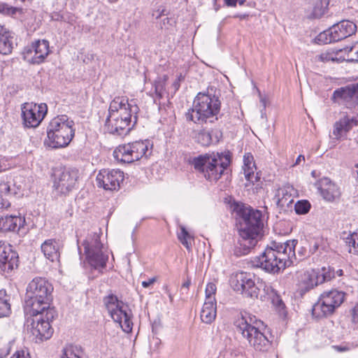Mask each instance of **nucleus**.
Segmentation results:
<instances>
[{"label":"nucleus","mask_w":358,"mask_h":358,"mask_svg":"<svg viewBox=\"0 0 358 358\" xmlns=\"http://www.w3.org/2000/svg\"><path fill=\"white\" fill-rule=\"evenodd\" d=\"M238 236L233 248V255L237 257L250 253L263 236L264 223L260 210L243 206L238 212Z\"/></svg>","instance_id":"f257e3e1"},{"label":"nucleus","mask_w":358,"mask_h":358,"mask_svg":"<svg viewBox=\"0 0 358 358\" xmlns=\"http://www.w3.org/2000/svg\"><path fill=\"white\" fill-rule=\"evenodd\" d=\"M138 106L125 97L116 96L110 103L105 127L110 134L127 135L138 121Z\"/></svg>","instance_id":"f03ea898"},{"label":"nucleus","mask_w":358,"mask_h":358,"mask_svg":"<svg viewBox=\"0 0 358 358\" xmlns=\"http://www.w3.org/2000/svg\"><path fill=\"white\" fill-rule=\"evenodd\" d=\"M297 240L285 243L272 241L255 260V265L268 273L275 274L293 264L296 259L295 248Z\"/></svg>","instance_id":"7ed1b4c3"},{"label":"nucleus","mask_w":358,"mask_h":358,"mask_svg":"<svg viewBox=\"0 0 358 358\" xmlns=\"http://www.w3.org/2000/svg\"><path fill=\"white\" fill-rule=\"evenodd\" d=\"M52 290V285L45 278H34L27 287L24 301L26 315H36L47 308H52L50 305Z\"/></svg>","instance_id":"20e7f679"},{"label":"nucleus","mask_w":358,"mask_h":358,"mask_svg":"<svg viewBox=\"0 0 358 358\" xmlns=\"http://www.w3.org/2000/svg\"><path fill=\"white\" fill-rule=\"evenodd\" d=\"M220 107L219 97L208 89L206 92H199L196 94L192 108L185 113V118L198 124L213 122L214 117L217 120V115L220 111Z\"/></svg>","instance_id":"39448f33"},{"label":"nucleus","mask_w":358,"mask_h":358,"mask_svg":"<svg viewBox=\"0 0 358 358\" xmlns=\"http://www.w3.org/2000/svg\"><path fill=\"white\" fill-rule=\"evenodd\" d=\"M231 162L229 152H217L199 155L193 159L194 169L201 172L206 180L217 182Z\"/></svg>","instance_id":"423d86ee"},{"label":"nucleus","mask_w":358,"mask_h":358,"mask_svg":"<svg viewBox=\"0 0 358 358\" xmlns=\"http://www.w3.org/2000/svg\"><path fill=\"white\" fill-rule=\"evenodd\" d=\"M261 321L257 320L255 316L243 315L236 322L238 333L248 344L256 351H267L271 343L264 333L259 329V324Z\"/></svg>","instance_id":"0eeeda50"},{"label":"nucleus","mask_w":358,"mask_h":358,"mask_svg":"<svg viewBox=\"0 0 358 358\" xmlns=\"http://www.w3.org/2000/svg\"><path fill=\"white\" fill-rule=\"evenodd\" d=\"M74 122L66 115L54 117L47 128L48 139L45 143L52 148L67 146L74 136Z\"/></svg>","instance_id":"6e6552de"},{"label":"nucleus","mask_w":358,"mask_h":358,"mask_svg":"<svg viewBox=\"0 0 358 358\" xmlns=\"http://www.w3.org/2000/svg\"><path fill=\"white\" fill-rule=\"evenodd\" d=\"M103 303L114 322L118 323L124 331H131L133 323L128 306L113 294L105 296Z\"/></svg>","instance_id":"1a4fd4ad"},{"label":"nucleus","mask_w":358,"mask_h":358,"mask_svg":"<svg viewBox=\"0 0 358 358\" xmlns=\"http://www.w3.org/2000/svg\"><path fill=\"white\" fill-rule=\"evenodd\" d=\"M345 293L337 289L324 292L313 306L312 314L317 318L331 315L344 301Z\"/></svg>","instance_id":"9d476101"},{"label":"nucleus","mask_w":358,"mask_h":358,"mask_svg":"<svg viewBox=\"0 0 358 358\" xmlns=\"http://www.w3.org/2000/svg\"><path fill=\"white\" fill-rule=\"evenodd\" d=\"M29 315L34 317L31 322V332L36 337V342L49 339L53 333L50 322L57 315L55 308H47L41 313Z\"/></svg>","instance_id":"9b49d317"},{"label":"nucleus","mask_w":358,"mask_h":358,"mask_svg":"<svg viewBox=\"0 0 358 358\" xmlns=\"http://www.w3.org/2000/svg\"><path fill=\"white\" fill-rule=\"evenodd\" d=\"M230 283L233 289L243 297L252 299L258 297L259 289L255 284L252 273L243 271L236 273L231 275Z\"/></svg>","instance_id":"f8f14e48"},{"label":"nucleus","mask_w":358,"mask_h":358,"mask_svg":"<svg viewBox=\"0 0 358 358\" xmlns=\"http://www.w3.org/2000/svg\"><path fill=\"white\" fill-rule=\"evenodd\" d=\"M85 250L88 263L96 270H101L106 266L108 256L103 251V244L99 236L94 234L92 241H86L84 243Z\"/></svg>","instance_id":"ddd939ff"},{"label":"nucleus","mask_w":358,"mask_h":358,"mask_svg":"<svg viewBox=\"0 0 358 358\" xmlns=\"http://www.w3.org/2000/svg\"><path fill=\"white\" fill-rule=\"evenodd\" d=\"M19 266L17 252L12 245L0 241V273L6 278L11 277Z\"/></svg>","instance_id":"4468645a"},{"label":"nucleus","mask_w":358,"mask_h":358,"mask_svg":"<svg viewBox=\"0 0 358 358\" xmlns=\"http://www.w3.org/2000/svg\"><path fill=\"white\" fill-rule=\"evenodd\" d=\"M22 117L26 127L34 128L39 125L45 117L48 107L45 103H25L22 106Z\"/></svg>","instance_id":"2eb2a0df"},{"label":"nucleus","mask_w":358,"mask_h":358,"mask_svg":"<svg viewBox=\"0 0 358 358\" xmlns=\"http://www.w3.org/2000/svg\"><path fill=\"white\" fill-rule=\"evenodd\" d=\"M79 178L76 169L64 168L55 173L54 187L61 194H66L75 187Z\"/></svg>","instance_id":"dca6fc26"},{"label":"nucleus","mask_w":358,"mask_h":358,"mask_svg":"<svg viewBox=\"0 0 358 358\" xmlns=\"http://www.w3.org/2000/svg\"><path fill=\"white\" fill-rule=\"evenodd\" d=\"M124 180V173L119 169H102L96 176L99 187L106 190H118Z\"/></svg>","instance_id":"f3484780"},{"label":"nucleus","mask_w":358,"mask_h":358,"mask_svg":"<svg viewBox=\"0 0 358 358\" xmlns=\"http://www.w3.org/2000/svg\"><path fill=\"white\" fill-rule=\"evenodd\" d=\"M25 57L32 64H41L50 53L49 42L47 40H38L33 42L25 50Z\"/></svg>","instance_id":"a211bd4d"},{"label":"nucleus","mask_w":358,"mask_h":358,"mask_svg":"<svg viewBox=\"0 0 358 358\" xmlns=\"http://www.w3.org/2000/svg\"><path fill=\"white\" fill-rule=\"evenodd\" d=\"M331 99L340 104H345L348 108L357 104L358 103V83L335 90Z\"/></svg>","instance_id":"6ab92c4d"},{"label":"nucleus","mask_w":358,"mask_h":358,"mask_svg":"<svg viewBox=\"0 0 358 358\" xmlns=\"http://www.w3.org/2000/svg\"><path fill=\"white\" fill-rule=\"evenodd\" d=\"M357 125V120L355 117L345 115L334 124L333 138L341 140L346 138L348 133Z\"/></svg>","instance_id":"aec40b11"},{"label":"nucleus","mask_w":358,"mask_h":358,"mask_svg":"<svg viewBox=\"0 0 358 358\" xmlns=\"http://www.w3.org/2000/svg\"><path fill=\"white\" fill-rule=\"evenodd\" d=\"M222 137V131L218 129L211 130L200 129L195 132V141L202 146H209L217 143Z\"/></svg>","instance_id":"412c9836"},{"label":"nucleus","mask_w":358,"mask_h":358,"mask_svg":"<svg viewBox=\"0 0 358 358\" xmlns=\"http://www.w3.org/2000/svg\"><path fill=\"white\" fill-rule=\"evenodd\" d=\"M331 33L336 42L341 41L355 33L357 26L352 22L349 20H342L340 22L331 27Z\"/></svg>","instance_id":"4be33fe9"},{"label":"nucleus","mask_w":358,"mask_h":358,"mask_svg":"<svg viewBox=\"0 0 358 358\" xmlns=\"http://www.w3.org/2000/svg\"><path fill=\"white\" fill-rule=\"evenodd\" d=\"M318 189L322 197L328 201H333L341 195L339 188L328 178H323L318 182Z\"/></svg>","instance_id":"5701e85b"},{"label":"nucleus","mask_w":358,"mask_h":358,"mask_svg":"<svg viewBox=\"0 0 358 358\" xmlns=\"http://www.w3.org/2000/svg\"><path fill=\"white\" fill-rule=\"evenodd\" d=\"M320 285L317 278V270L306 271L300 275L299 280V289L301 294H303L315 287Z\"/></svg>","instance_id":"b1692460"},{"label":"nucleus","mask_w":358,"mask_h":358,"mask_svg":"<svg viewBox=\"0 0 358 358\" xmlns=\"http://www.w3.org/2000/svg\"><path fill=\"white\" fill-rule=\"evenodd\" d=\"M17 177L12 176H6L5 180L0 181V194L3 196L16 195L22 188L20 181H17Z\"/></svg>","instance_id":"393cba45"},{"label":"nucleus","mask_w":358,"mask_h":358,"mask_svg":"<svg viewBox=\"0 0 358 358\" xmlns=\"http://www.w3.org/2000/svg\"><path fill=\"white\" fill-rule=\"evenodd\" d=\"M296 190L291 185H285L279 188L275 196L277 205L280 208L289 207L294 202Z\"/></svg>","instance_id":"a878e982"},{"label":"nucleus","mask_w":358,"mask_h":358,"mask_svg":"<svg viewBox=\"0 0 358 358\" xmlns=\"http://www.w3.org/2000/svg\"><path fill=\"white\" fill-rule=\"evenodd\" d=\"M59 249L60 243L55 239H48L41 245V250L44 256L51 262L59 260Z\"/></svg>","instance_id":"bb28decb"},{"label":"nucleus","mask_w":358,"mask_h":358,"mask_svg":"<svg viewBox=\"0 0 358 358\" xmlns=\"http://www.w3.org/2000/svg\"><path fill=\"white\" fill-rule=\"evenodd\" d=\"M129 145L134 161L139 160L143 156L148 157L152 152L151 149H149V147L151 146L149 141H136L129 143Z\"/></svg>","instance_id":"cd10ccee"},{"label":"nucleus","mask_w":358,"mask_h":358,"mask_svg":"<svg viewBox=\"0 0 358 358\" xmlns=\"http://www.w3.org/2000/svg\"><path fill=\"white\" fill-rule=\"evenodd\" d=\"M13 49V37L4 27L0 25V54L10 55Z\"/></svg>","instance_id":"c85d7f7f"},{"label":"nucleus","mask_w":358,"mask_h":358,"mask_svg":"<svg viewBox=\"0 0 358 358\" xmlns=\"http://www.w3.org/2000/svg\"><path fill=\"white\" fill-rule=\"evenodd\" d=\"M115 159L124 163H131L134 162L131 148L129 143L119 145L113 152Z\"/></svg>","instance_id":"c756f323"},{"label":"nucleus","mask_w":358,"mask_h":358,"mask_svg":"<svg viewBox=\"0 0 358 358\" xmlns=\"http://www.w3.org/2000/svg\"><path fill=\"white\" fill-rule=\"evenodd\" d=\"M217 315L216 302H204L201 311V320L206 324H211Z\"/></svg>","instance_id":"7c9ffc66"},{"label":"nucleus","mask_w":358,"mask_h":358,"mask_svg":"<svg viewBox=\"0 0 358 358\" xmlns=\"http://www.w3.org/2000/svg\"><path fill=\"white\" fill-rule=\"evenodd\" d=\"M4 219L6 231H19L25 222L24 219L20 216L6 215Z\"/></svg>","instance_id":"2f4dec72"},{"label":"nucleus","mask_w":358,"mask_h":358,"mask_svg":"<svg viewBox=\"0 0 358 358\" xmlns=\"http://www.w3.org/2000/svg\"><path fill=\"white\" fill-rule=\"evenodd\" d=\"M343 240L350 253L358 255V232L347 234Z\"/></svg>","instance_id":"473e14b6"},{"label":"nucleus","mask_w":358,"mask_h":358,"mask_svg":"<svg viewBox=\"0 0 358 358\" xmlns=\"http://www.w3.org/2000/svg\"><path fill=\"white\" fill-rule=\"evenodd\" d=\"M10 296L3 289H0V317H6L10 313Z\"/></svg>","instance_id":"72a5a7b5"},{"label":"nucleus","mask_w":358,"mask_h":358,"mask_svg":"<svg viewBox=\"0 0 358 358\" xmlns=\"http://www.w3.org/2000/svg\"><path fill=\"white\" fill-rule=\"evenodd\" d=\"M317 272L320 285L330 281L335 278V270L329 266H323L320 270H317Z\"/></svg>","instance_id":"f704fd0d"},{"label":"nucleus","mask_w":358,"mask_h":358,"mask_svg":"<svg viewBox=\"0 0 358 358\" xmlns=\"http://www.w3.org/2000/svg\"><path fill=\"white\" fill-rule=\"evenodd\" d=\"M81 348L73 345H67L63 349L62 358H80Z\"/></svg>","instance_id":"c9c22d12"},{"label":"nucleus","mask_w":358,"mask_h":358,"mask_svg":"<svg viewBox=\"0 0 358 358\" xmlns=\"http://www.w3.org/2000/svg\"><path fill=\"white\" fill-rule=\"evenodd\" d=\"M346 55V60L349 62H358V42L350 47H345L341 50Z\"/></svg>","instance_id":"e433bc0d"},{"label":"nucleus","mask_w":358,"mask_h":358,"mask_svg":"<svg viewBox=\"0 0 358 358\" xmlns=\"http://www.w3.org/2000/svg\"><path fill=\"white\" fill-rule=\"evenodd\" d=\"M180 232L178 234V238L180 243L187 249L190 250L192 245V236L184 226H180Z\"/></svg>","instance_id":"4c0bfd02"},{"label":"nucleus","mask_w":358,"mask_h":358,"mask_svg":"<svg viewBox=\"0 0 358 358\" xmlns=\"http://www.w3.org/2000/svg\"><path fill=\"white\" fill-rule=\"evenodd\" d=\"M334 36L333 35V33H331V29L330 27L327 30H325V31L321 32L316 37L315 40L317 41V43L319 44H320V43L327 44V43H331L333 42H336V41L334 40Z\"/></svg>","instance_id":"58836bf2"},{"label":"nucleus","mask_w":358,"mask_h":358,"mask_svg":"<svg viewBox=\"0 0 358 358\" xmlns=\"http://www.w3.org/2000/svg\"><path fill=\"white\" fill-rule=\"evenodd\" d=\"M310 208V203L307 200L297 201L294 205L296 213L298 215H304L308 213Z\"/></svg>","instance_id":"ea45409f"},{"label":"nucleus","mask_w":358,"mask_h":358,"mask_svg":"<svg viewBox=\"0 0 358 358\" xmlns=\"http://www.w3.org/2000/svg\"><path fill=\"white\" fill-rule=\"evenodd\" d=\"M0 13L10 16H15L17 13L22 14V9L17 7L9 6L6 3H0Z\"/></svg>","instance_id":"a19ab883"},{"label":"nucleus","mask_w":358,"mask_h":358,"mask_svg":"<svg viewBox=\"0 0 358 358\" xmlns=\"http://www.w3.org/2000/svg\"><path fill=\"white\" fill-rule=\"evenodd\" d=\"M216 285L213 282H209L207 284L206 287V299L205 302H216L215 300V292H216Z\"/></svg>","instance_id":"79ce46f5"},{"label":"nucleus","mask_w":358,"mask_h":358,"mask_svg":"<svg viewBox=\"0 0 358 358\" xmlns=\"http://www.w3.org/2000/svg\"><path fill=\"white\" fill-rule=\"evenodd\" d=\"M166 80V76L164 77V80H158L155 81L154 87L155 92L159 99L162 98L164 91L165 90V82Z\"/></svg>","instance_id":"37998d69"},{"label":"nucleus","mask_w":358,"mask_h":358,"mask_svg":"<svg viewBox=\"0 0 358 358\" xmlns=\"http://www.w3.org/2000/svg\"><path fill=\"white\" fill-rule=\"evenodd\" d=\"M257 168L255 164L248 166H243V170L246 180H252L255 177V172Z\"/></svg>","instance_id":"c03bdc74"},{"label":"nucleus","mask_w":358,"mask_h":358,"mask_svg":"<svg viewBox=\"0 0 358 358\" xmlns=\"http://www.w3.org/2000/svg\"><path fill=\"white\" fill-rule=\"evenodd\" d=\"M297 254H298L300 259H303L305 257L309 256L308 251L306 248V246L304 245H301V248L298 249Z\"/></svg>","instance_id":"a18cd8bd"},{"label":"nucleus","mask_w":358,"mask_h":358,"mask_svg":"<svg viewBox=\"0 0 358 358\" xmlns=\"http://www.w3.org/2000/svg\"><path fill=\"white\" fill-rule=\"evenodd\" d=\"M243 166H248L255 164L252 155L250 153H247L244 155Z\"/></svg>","instance_id":"49530a36"},{"label":"nucleus","mask_w":358,"mask_h":358,"mask_svg":"<svg viewBox=\"0 0 358 358\" xmlns=\"http://www.w3.org/2000/svg\"><path fill=\"white\" fill-rule=\"evenodd\" d=\"M245 1L246 0H224V2L228 6L235 7L237 3L241 6L243 5Z\"/></svg>","instance_id":"de8ad7c7"},{"label":"nucleus","mask_w":358,"mask_h":358,"mask_svg":"<svg viewBox=\"0 0 358 358\" xmlns=\"http://www.w3.org/2000/svg\"><path fill=\"white\" fill-rule=\"evenodd\" d=\"M10 358H29V354L25 355L23 350L17 351Z\"/></svg>","instance_id":"09e8293b"},{"label":"nucleus","mask_w":358,"mask_h":358,"mask_svg":"<svg viewBox=\"0 0 358 358\" xmlns=\"http://www.w3.org/2000/svg\"><path fill=\"white\" fill-rule=\"evenodd\" d=\"M156 281H157V278L153 277L147 281H143L142 286L145 288L149 287L150 285H153Z\"/></svg>","instance_id":"8fccbe9b"},{"label":"nucleus","mask_w":358,"mask_h":358,"mask_svg":"<svg viewBox=\"0 0 358 358\" xmlns=\"http://www.w3.org/2000/svg\"><path fill=\"white\" fill-rule=\"evenodd\" d=\"M318 247H319V244L316 241H315L313 243V245H310V248L308 250L309 255H312V254H314L318 250Z\"/></svg>","instance_id":"3c124183"},{"label":"nucleus","mask_w":358,"mask_h":358,"mask_svg":"<svg viewBox=\"0 0 358 358\" xmlns=\"http://www.w3.org/2000/svg\"><path fill=\"white\" fill-rule=\"evenodd\" d=\"M352 320L355 322H358V304L355 306L352 310Z\"/></svg>","instance_id":"603ef678"},{"label":"nucleus","mask_w":358,"mask_h":358,"mask_svg":"<svg viewBox=\"0 0 358 358\" xmlns=\"http://www.w3.org/2000/svg\"><path fill=\"white\" fill-rule=\"evenodd\" d=\"M348 345H334V348L336 349L338 352H345L350 350V348H348Z\"/></svg>","instance_id":"864d4df0"},{"label":"nucleus","mask_w":358,"mask_h":358,"mask_svg":"<svg viewBox=\"0 0 358 358\" xmlns=\"http://www.w3.org/2000/svg\"><path fill=\"white\" fill-rule=\"evenodd\" d=\"M184 76L180 73L178 76L177 80L173 83L174 87L178 90L180 87V83L184 80Z\"/></svg>","instance_id":"5fc2aeb1"},{"label":"nucleus","mask_w":358,"mask_h":358,"mask_svg":"<svg viewBox=\"0 0 358 358\" xmlns=\"http://www.w3.org/2000/svg\"><path fill=\"white\" fill-rule=\"evenodd\" d=\"M10 206V203L8 201L3 198L0 199V208H8Z\"/></svg>","instance_id":"6e6d98bb"},{"label":"nucleus","mask_w":358,"mask_h":358,"mask_svg":"<svg viewBox=\"0 0 358 358\" xmlns=\"http://www.w3.org/2000/svg\"><path fill=\"white\" fill-rule=\"evenodd\" d=\"M4 217H0V231H6Z\"/></svg>","instance_id":"4d7b16f0"},{"label":"nucleus","mask_w":358,"mask_h":358,"mask_svg":"<svg viewBox=\"0 0 358 358\" xmlns=\"http://www.w3.org/2000/svg\"><path fill=\"white\" fill-rule=\"evenodd\" d=\"M259 179H260V177L259 176L258 173H257L256 175L255 174V177H252V180H247L252 184H255V182L259 181Z\"/></svg>","instance_id":"13d9d810"},{"label":"nucleus","mask_w":358,"mask_h":358,"mask_svg":"<svg viewBox=\"0 0 358 358\" xmlns=\"http://www.w3.org/2000/svg\"><path fill=\"white\" fill-rule=\"evenodd\" d=\"M302 161H303V162H304V161H305V157H304V156H303V155H299V156H298V157L296 158L294 165L299 164Z\"/></svg>","instance_id":"bf43d9fd"},{"label":"nucleus","mask_w":358,"mask_h":358,"mask_svg":"<svg viewBox=\"0 0 358 358\" xmlns=\"http://www.w3.org/2000/svg\"><path fill=\"white\" fill-rule=\"evenodd\" d=\"M190 284H191V280L189 279H187V281H185L182 285L181 289L182 290L183 289H188L189 285H190Z\"/></svg>","instance_id":"052dcab7"},{"label":"nucleus","mask_w":358,"mask_h":358,"mask_svg":"<svg viewBox=\"0 0 358 358\" xmlns=\"http://www.w3.org/2000/svg\"><path fill=\"white\" fill-rule=\"evenodd\" d=\"M260 103H262V105L263 109H264V110H265L266 106V99H264V98H262V99H260Z\"/></svg>","instance_id":"680f3d73"},{"label":"nucleus","mask_w":358,"mask_h":358,"mask_svg":"<svg viewBox=\"0 0 358 358\" xmlns=\"http://www.w3.org/2000/svg\"><path fill=\"white\" fill-rule=\"evenodd\" d=\"M343 275V271L342 269H338L337 271H335V276H342Z\"/></svg>","instance_id":"e2e57ef3"},{"label":"nucleus","mask_w":358,"mask_h":358,"mask_svg":"<svg viewBox=\"0 0 358 358\" xmlns=\"http://www.w3.org/2000/svg\"><path fill=\"white\" fill-rule=\"evenodd\" d=\"M276 306L280 308V309H283L284 307H285V304H276Z\"/></svg>","instance_id":"0e129e2a"},{"label":"nucleus","mask_w":358,"mask_h":358,"mask_svg":"<svg viewBox=\"0 0 358 358\" xmlns=\"http://www.w3.org/2000/svg\"><path fill=\"white\" fill-rule=\"evenodd\" d=\"M15 1L24 2L25 0H15Z\"/></svg>","instance_id":"69168bd1"},{"label":"nucleus","mask_w":358,"mask_h":358,"mask_svg":"<svg viewBox=\"0 0 358 358\" xmlns=\"http://www.w3.org/2000/svg\"><path fill=\"white\" fill-rule=\"evenodd\" d=\"M1 170H2V169H1V166L0 165V172L1 171Z\"/></svg>","instance_id":"338daca9"},{"label":"nucleus","mask_w":358,"mask_h":358,"mask_svg":"<svg viewBox=\"0 0 358 358\" xmlns=\"http://www.w3.org/2000/svg\"><path fill=\"white\" fill-rule=\"evenodd\" d=\"M357 177H358V171H357Z\"/></svg>","instance_id":"774afa93"}]
</instances>
